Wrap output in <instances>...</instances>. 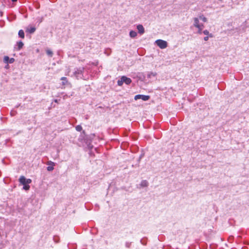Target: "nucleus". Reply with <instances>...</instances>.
I'll return each instance as SVG.
<instances>
[{"label":"nucleus","mask_w":249,"mask_h":249,"mask_svg":"<svg viewBox=\"0 0 249 249\" xmlns=\"http://www.w3.org/2000/svg\"><path fill=\"white\" fill-rule=\"evenodd\" d=\"M157 75L156 72H150L147 74V77L149 78H151L152 77H155Z\"/></svg>","instance_id":"obj_13"},{"label":"nucleus","mask_w":249,"mask_h":249,"mask_svg":"<svg viewBox=\"0 0 249 249\" xmlns=\"http://www.w3.org/2000/svg\"><path fill=\"white\" fill-rule=\"evenodd\" d=\"M203 28H204V25L200 26L199 27L197 28L198 29V33L199 34H202V30L203 29Z\"/></svg>","instance_id":"obj_18"},{"label":"nucleus","mask_w":249,"mask_h":249,"mask_svg":"<svg viewBox=\"0 0 249 249\" xmlns=\"http://www.w3.org/2000/svg\"><path fill=\"white\" fill-rule=\"evenodd\" d=\"M46 52L47 55H49V56L52 57L53 56V53L51 50L47 49L46 50Z\"/></svg>","instance_id":"obj_15"},{"label":"nucleus","mask_w":249,"mask_h":249,"mask_svg":"<svg viewBox=\"0 0 249 249\" xmlns=\"http://www.w3.org/2000/svg\"><path fill=\"white\" fill-rule=\"evenodd\" d=\"M130 245H131V243H129V242H126V243H125V246H126V247H127V248H129V247H130Z\"/></svg>","instance_id":"obj_25"},{"label":"nucleus","mask_w":249,"mask_h":249,"mask_svg":"<svg viewBox=\"0 0 249 249\" xmlns=\"http://www.w3.org/2000/svg\"><path fill=\"white\" fill-rule=\"evenodd\" d=\"M61 80L62 81V84L63 85H66L68 83V81L67 80V78L65 77H61Z\"/></svg>","instance_id":"obj_17"},{"label":"nucleus","mask_w":249,"mask_h":249,"mask_svg":"<svg viewBox=\"0 0 249 249\" xmlns=\"http://www.w3.org/2000/svg\"><path fill=\"white\" fill-rule=\"evenodd\" d=\"M204 39L205 41H207L209 39V36H206L204 37Z\"/></svg>","instance_id":"obj_26"},{"label":"nucleus","mask_w":249,"mask_h":249,"mask_svg":"<svg viewBox=\"0 0 249 249\" xmlns=\"http://www.w3.org/2000/svg\"><path fill=\"white\" fill-rule=\"evenodd\" d=\"M75 129L77 131L80 132L82 130V127L80 125H78L75 127Z\"/></svg>","instance_id":"obj_20"},{"label":"nucleus","mask_w":249,"mask_h":249,"mask_svg":"<svg viewBox=\"0 0 249 249\" xmlns=\"http://www.w3.org/2000/svg\"><path fill=\"white\" fill-rule=\"evenodd\" d=\"M47 170H48V171H53V169H54V168H53V166H52V165H51V166H50V165H49V166H48V167H47Z\"/></svg>","instance_id":"obj_21"},{"label":"nucleus","mask_w":249,"mask_h":249,"mask_svg":"<svg viewBox=\"0 0 249 249\" xmlns=\"http://www.w3.org/2000/svg\"><path fill=\"white\" fill-rule=\"evenodd\" d=\"M36 31V28L34 27H31L30 28H27V31L29 33L32 34L34 33Z\"/></svg>","instance_id":"obj_11"},{"label":"nucleus","mask_w":249,"mask_h":249,"mask_svg":"<svg viewBox=\"0 0 249 249\" xmlns=\"http://www.w3.org/2000/svg\"><path fill=\"white\" fill-rule=\"evenodd\" d=\"M47 164L50 165V166H54L55 165V163L54 162L52 161H49L47 163Z\"/></svg>","instance_id":"obj_22"},{"label":"nucleus","mask_w":249,"mask_h":249,"mask_svg":"<svg viewBox=\"0 0 249 249\" xmlns=\"http://www.w3.org/2000/svg\"><path fill=\"white\" fill-rule=\"evenodd\" d=\"M203 33L205 35H207V36H209L210 37H213V35L212 34H210L209 33V32L207 30H205L204 31H203Z\"/></svg>","instance_id":"obj_16"},{"label":"nucleus","mask_w":249,"mask_h":249,"mask_svg":"<svg viewBox=\"0 0 249 249\" xmlns=\"http://www.w3.org/2000/svg\"><path fill=\"white\" fill-rule=\"evenodd\" d=\"M54 101L55 103H57V102H58V101H57V99H55V100H54Z\"/></svg>","instance_id":"obj_27"},{"label":"nucleus","mask_w":249,"mask_h":249,"mask_svg":"<svg viewBox=\"0 0 249 249\" xmlns=\"http://www.w3.org/2000/svg\"><path fill=\"white\" fill-rule=\"evenodd\" d=\"M15 61V59L13 58H9V63H13Z\"/></svg>","instance_id":"obj_24"},{"label":"nucleus","mask_w":249,"mask_h":249,"mask_svg":"<svg viewBox=\"0 0 249 249\" xmlns=\"http://www.w3.org/2000/svg\"><path fill=\"white\" fill-rule=\"evenodd\" d=\"M12 0V1L15 2V1H16L17 0Z\"/></svg>","instance_id":"obj_28"},{"label":"nucleus","mask_w":249,"mask_h":249,"mask_svg":"<svg viewBox=\"0 0 249 249\" xmlns=\"http://www.w3.org/2000/svg\"><path fill=\"white\" fill-rule=\"evenodd\" d=\"M23 189L25 190H28L30 188V186L28 185V184L27 185H24V186H23Z\"/></svg>","instance_id":"obj_23"},{"label":"nucleus","mask_w":249,"mask_h":249,"mask_svg":"<svg viewBox=\"0 0 249 249\" xmlns=\"http://www.w3.org/2000/svg\"><path fill=\"white\" fill-rule=\"evenodd\" d=\"M137 29L138 30V32L142 35L144 33V29L143 26L141 24H139L137 26Z\"/></svg>","instance_id":"obj_7"},{"label":"nucleus","mask_w":249,"mask_h":249,"mask_svg":"<svg viewBox=\"0 0 249 249\" xmlns=\"http://www.w3.org/2000/svg\"><path fill=\"white\" fill-rule=\"evenodd\" d=\"M23 43L22 41L17 42L18 50H20L23 46Z\"/></svg>","instance_id":"obj_12"},{"label":"nucleus","mask_w":249,"mask_h":249,"mask_svg":"<svg viewBox=\"0 0 249 249\" xmlns=\"http://www.w3.org/2000/svg\"><path fill=\"white\" fill-rule=\"evenodd\" d=\"M129 36L131 38H134L137 36L136 32L131 30L129 32Z\"/></svg>","instance_id":"obj_9"},{"label":"nucleus","mask_w":249,"mask_h":249,"mask_svg":"<svg viewBox=\"0 0 249 249\" xmlns=\"http://www.w3.org/2000/svg\"><path fill=\"white\" fill-rule=\"evenodd\" d=\"M84 69L83 67L79 68L78 69H76V70L74 72V75L77 78H81L83 76V71Z\"/></svg>","instance_id":"obj_3"},{"label":"nucleus","mask_w":249,"mask_h":249,"mask_svg":"<svg viewBox=\"0 0 249 249\" xmlns=\"http://www.w3.org/2000/svg\"><path fill=\"white\" fill-rule=\"evenodd\" d=\"M9 57L7 56H5L4 57V58H3V61L4 63H9Z\"/></svg>","instance_id":"obj_19"},{"label":"nucleus","mask_w":249,"mask_h":249,"mask_svg":"<svg viewBox=\"0 0 249 249\" xmlns=\"http://www.w3.org/2000/svg\"><path fill=\"white\" fill-rule=\"evenodd\" d=\"M19 181L20 183L23 185H27L31 183L32 180L31 179H26L25 177L21 176L19 178Z\"/></svg>","instance_id":"obj_4"},{"label":"nucleus","mask_w":249,"mask_h":249,"mask_svg":"<svg viewBox=\"0 0 249 249\" xmlns=\"http://www.w3.org/2000/svg\"><path fill=\"white\" fill-rule=\"evenodd\" d=\"M132 81L130 78H128L125 76H123L121 78L119 79L117 81L118 85L121 86L124 83L126 85H129L131 83Z\"/></svg>","instance_id":"obj_1"},{"label":"nucleus","mask_w":249,"mask_h":249,"mask_svg":"<svg viewBox=\"0 0 249 249\" xmlns=\"http://www.w3.org/2000/svg\"><path fill=\"white\" fill-rule=\"evenodd\" d=\"M194 26L196 27H199L200 26L203 25L202 23H200L199 21V19L198 18H194Z\"/></svg>","instance_id":"obj_6"},{"label":"nucleus","mask_w":249,"mask_h":249,"mask_svg":"<svg viewBox=\"0 0 249 249\" xmlns=\"http://www.w3.org/2000/svg\"><path fill=\"white\" fill-rule=\"evenodd\" d=\"M155 43L161 49H165L167 47V42L162 39H158L156 40Z\"/></svg>","instance_id":"obj_2"},{"label":"nucleus","mask_w":249,"mask_h":249,"mask_svg":"<svg viewBox=\"0 0 249 249\" xmlns=\"http://www.w3.org/2000/svg\"><path fill=\"white\" fill-rule=\"evenodd\" d=\"M148 185V182L146 180H143L141 181L140 186L142 187H146Z\"/></svg>","instance_id":"obj_8"},{"label":"nucleus","mask_w":249,"mask_h":249,"mask_svg":"<svg viewBox=\"0 0 249 249\" xmlns=\"http://www.w3.org/2000/svg\"><path fill=\"white\" fill-rule=\"evenodd\" d=\"M150 96L148 95L138 94L134 97V99L137 100L141 99L143 101H146L149 99Z\"/></svg>","instance_id":"obj_5"},{"label":"nucleus","mask_w":249,"mask_h":249,"mask_svg":"<svg viewBox=\"0 0 249 249\" xmlns=\"http://www.w3.org/2000/svg\"><path fill=\"white\" fill-rule=\"evenodd\" d=\"M198 19L201 20L204 22H206L207 21V19L206 17H205L203 15H200L198 17Z\"/></svg>","instance_id":"obj_10"},{"label":"nucleus","mask_w":249,"mask_h":249,"mask_svg":"<svg viewBox=\"0 0 249 249\" xmlns=\"http://www.w3.org/2000/svg\"><path fill=\"white\" fill-rule=\"evenodd\" d=\"M18 35V36L22 38L24 37V32L22 30H20L19 31Z\"/></svg>","instance_id":"obj_14"}]
</instances>
